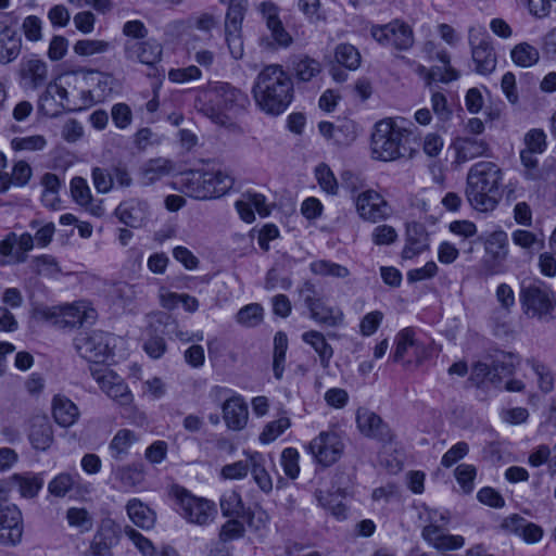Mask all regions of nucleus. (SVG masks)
<instances>
[{"instance_id":"nucleus-20","label":"nucleus","mask_w":556,"mask_h":556,"mask_svg":"<svg viewBox=\"0 0 556 556\" xmlns=\"http://www.w3.org/2000/svg\"><path fill=\"white\" fill-rule=\"evenodd\" d=\"M23 533L21 509L15 504L0 505V544L16 546L22 542Z\"/></svg>"},{"instance_id":"nucleus-3","label":"nucleus","mask_w":556,"mask_h":556,"mask_svg":"<svg viewBox=\"0 0 556 556\" xmlns=\"http://www.w3.org/2000/svg\"><path fill=\"white\" fill-rule=\"evenodd\" d=\"M504 173L492 161H479L468 170L465 194L479 212H492L498 204Z\"/></svg>"},{"instance_id":"nucleus-34","label":"nucleus","mask_w":556,"mask_h":556,"mask_svg":"<svg viewBox=\"0 0 556 556\" xmlns=\"http://www.w3.org/2000/svg\"><path fill=\"white\" fill-rule=\"evenodd\" d=\"M429 248V238L424 227L419 224H413L407 227L406 243L402 250V257L412 260Z\"/></svg>"},{"instance_id":"nucleus-23","label":"nucleus","mask_w":556,"mask_h":556,"mask_svg":"<svg viewBox=\"0 0 556 556\" xmlns=\"http://www.w3.org/2000/svg\"><path fill=\"white\" fill-rule=\"evenodd\" d=\"M308 291H311V294L305 295L304 302L309 309L311 318L328 327L341 326L344 320V314L341 308L330 306L320 298L315 296L313 287H309Z\"/></svg>"},{"instance_id":"nucleus-8","label":"nucleus","mask_w":556,"mask_h":556,"mask_svg":"<svg viewBox=\"0 0 556 556\" xmlns=\"http://www.w3.org/2000/svg\"><path fill=\"white\" fill-rule=\"evenodd\" d=\"M521 309L529 318L551 321L556 318V293L546 287L530 285L519 293Z\"/></svg>"},{"instance_id":"nucleus-41","label":"nucleus","mask_w":556,"mask_h":556,"mask_svg":"<svg viewBox=\"0 0 556 556\" xmlns=\"http://www.w3.org/2000/svg\"><path fill=\"white\" fill-rule=\"evenodd\" d=\"M511 62L521 68H529L540 62L541 54L538 47L522 41L513 47L510 50Z\"/></svg>"},{"instance_id":"nucleus-58","label":"nucleus","mask_w":556,"mask_h":556,"mask_svg":"<svg viewBox=\"0 0 556 556\" xmlns=\"http://www.w3.org/2000/svg\"><path fill=\"white\" fill-rule=\"evenodd\" d=\"M315 177L319 187L328 194H337L339 190L338 180L330 167L321 163L315 168Z\"/></svg>"},{"instance_id":"nucleus-25","label":"nucleus","mask_w":556,"mask_h":556,"mask_svg":"<svg viewBox=\"0 0 556 556\" xmlns=\"http://www.w3.org/2000/svg\"><path fill=\"white\" fill-rule=\"evenodd\" d=\"M356 424L359 431L366 437L388 443L392 442L393 433L389 426L374 412L358 408Z\"/></svg>"},{"instance_id":"nucleus-32","label":"nucleus","mask_w":556,"mask_h":556,"mask_svg":"<svg viewBox=\"0 0 556 556\" xmlns=\"http://www.w3.org/2000/svg\"><path fill=\"white\" fill-rule=\"evenodd\" d=\"M71 194L73 200L80 206L85 207L94 216H101L104 213L101 201L92 198L91 190L87 180L83 177H74L71 180Z\"/></svg>"},{"instance_id":"nucleus-5","label":"nucleus","mask_w":556,"mask_h":556,"mask_svg":"<svg viewBox=\"0 0 556 556\" xmlns=\"http://www.w3.org/2000/svg\"><path fill=\"white\" fill-rule=\"evenodd\" d=\"M35 314L38 319L60 329L92 324L98 317L96 308L87 301L45 306L37 308Z\"/></svg>"},{"instance_id":"nucleus-37","label":"nucleus","mask_w":556,"mask_h":556,"mask_svg":"<svg viewBox=\"0 0 556 556\" xmlns=\"http://www.w3.org/2000/svg\"><path fill=\"white\" fill-rule=\"evenodd\" d=\"M180 190L188 197L198 200H207V190H205V172L190 170L180 175L178 182Z\"/></svg>"},{"instance_id":"nucleus-63","label":"nucleus","mask_w":556,"mask_h":556,"mask_svg":"<svg viewBox=\"0 0 556 556\" xmlns=\"http://www.w3.org/2000/svg\"><path fill=\"white\" fill-rule=\"evenodd\" d=\"M111 298L119 305L126 306L136 299L137 291L135 286L127 282H118L114 285L110 291Z\"/></svg>"},{"instance_id":"nucleus-57","label":"nucleus","mask_w":556,"mask_h":556,"mask_svg":"<svg viewBox=\"0 0 556 556\" xmlns=\"http://www.w3.org/2000/svg\"><path fill=\"white\" fill-rule=\"evenodd\" d=\"M336 61L349 70H356L361 64L358 50L350 43H341L336 48Z\"/></svg>"},{"instance_id":"nucleus-62","label":"nucleus","mask_w":556,"mask_h":556,"mask_svg":"<svg viewBox=\"0 0 556 556\" xmlns=\"http://www.w3.org/2000/svg\"><path fill=\"white\" fill-rule=\"evenodd\" d=\"M455 478L465 493H470L475 488L477 469L470 464H460L455 469Z\"/></svg>"},{"instance_id":"nucleus-39","label":"nucleus","mask_w":556,"mask_h":556,"mask_svg":"<svg viewBox=\"0 0 556 556\" xmlns=\"http://www.w3.org/2000/svg\"><path fill=\"white\" fill-rule=\"evenodd\" d=\"M139 441V435L129 429H119L109 443V453L115 460L128 456L131 446Z\"/></svg>"},{"instance_id":"nucleus-19","label":"nucleus","mask_w":556,"mask_h":556,"mask_svg":"<svg viewBox=\"0 0 556 556\" xmlns=\"http://www.w3.org/2000/svg\"><path fill=\"white\" fill-rule=\"evenodd\" d=\"M64 80H66L65 73L50 81L39 97V110L45 115L53 117L67 110L70 99Z\"/></svg>"},{"instance_id":"nucleus-26","label":"nucleus","mask_w":556,"mask_h":556,"mask_svg":"<svg viewBox=\"0 0 556 556\" xmlns=\"http://www.w3.org/2000/svg\"><path fill=\"white\" fill-rule=\"evenodd\" d=\"M455 152V162L463 164L473 159L489 156L490 146L481 138L463 136L457 137L452 142Z\"/></svg>"},{"instance_id":"nucleus-47","label":"nucleus","mask_w":556,"mask_h":556,"mask_svg":"<svg viewBox=\"0 0 556 556\" xmlns=\"http://www.w3.org/2000/svg\"><path fill=\"white\" fill-rule=\"evenodd\" d=\"M66 521L79 533H87L93 528V517L85 507H70L66 510Z\"/></svg>"},{"instance_id":"nucleus-24","label":"nucleus","mask_w":556,"mask_h":556,"mask_svg":"<svg viewBox=\"0 0 556 556\" xmlns=\"http://www.w3.org/2000/svg\"><path fill=\"white\" fill-rule=\"evenodd\" d=\"M146 466L142 463H129L112 467V478L123 492L139 490L146 481Z\"/></svg>"},{"instance_id":"nucleus-46","label":"nucleus","mask_w":556,"mask_h":556,"mask_svg":"<svg viewBox=\"0 0 556 556\" xmlns=\"http://www.w3.org/2000/svg\"><path fill=\"white\" fill-rule=\"evenodd\" d=\"M265 457L263 454L254 452L250 454V468L251 475L258 485V488L265 492L269 493L273 490V480L265 468Z\"/></svg>"},{"instance_id":"nucleus-49","label":"nucleus","mask_w":556,"mask_h":556,"mask_svg":"<svg viewBox=\"0 0 556 556\" xmlns=\"http://www.w3.org/2000/svg\"><path fill=\"white\" fill-rule=\"evenodd\" d=\"M219 506L224 517H240L244 511L242 497L236 490L225 491L219 498Z\"/></svg>"},{"instance_id":"nucleus-11","label":"nucleus","mask_w":556,"mask_h":556,"mask_svg":"<svg viewBox=\"0 0 556 556\" xmlns=\"http://www.w3.org/2000/svg\"><path fill=\"white\" fill-rule=\"evenodd\" d=\"M112 337L100 330L81 331L74 339V346L80 357L101 364L111 354Z\"/></svg>"},{"instance_id":"nucleus-9","label":"nucleus","mask_w":556,"mask_h":556,"mask_svg":"<svg viewBox=\"0 0 556 556\" xmlns=\"http://www.w3.org/2000/svg\"><path fill=\"white\" fill-rule=\"evenodd\" d=\"M210 397L215 402L223 401V419L228 429L242 430L249 420V409L243 396L232 390L215 386L210 390Z\"/></svg>"},{"instance_id":"nucleus-43","label":"nucleus","mask_w":556,"mask_h":556,"mask_svg":"<svg viewBox=\"0 0 556 556\" xmlns=\"http://www.w3.org/2000/svg\"><path fill=\"white\" fill-rule=\"evenodd\" d=\"M518 364L517 355L506 352L496 353L492 359L493 377L491 381L493 383L501 382L503 378L511 376Z\"/></svg>"},{"instance_id":"nucleus-1","label":"nucleus","mask_w":556,"mask_h":556,"mask_svg":"<svg viewBox=\"0 0 556 556\" xmlns=\"http://www.w3.org/2000/svg\"><path fill=\"white\" fill-rule=\"evenodd\" d=\"M417 139V127L402 117H388L375 124L371 153L375 160L392 162L410 155Z\"/></svg>"},{"instance_id":"nucleus-7","label":"nucleus","mask_w":556,"mask_h":556,"mask_svg":"<svg viewBox=\"0 0 556 556\" xmlns=\"http://www.w3.org/2000/svg\"><path fill=\"white\" fill-rule=\"evenodd\" d=\"M451 521L446 510L432 509L428 513L427 523L421 530L422 539L437 551H457L465 545V538L450 534L447 526Z\"/></svg>"},{"instance_id":"nucleus-29","label":"nucleus","mask_w":556,"mask_h":556,"mask_svg":"<svg viewBox=\"0 0 556 556\" xmlns=\"http://www.w3.org/2000/svg\"><path fill=\"white\" fill-rule=\"evenodd\" d=\"M502 526L506 531L518 535L528 544L540 542L544 535V530L539 525L518 515L507 517Z\"/></svg>"},{"instance_id":"nucleus-12","label":"nucleus","mask_w":556,"mask_h":556,"mask_svg":"<svg viewBox=\"0 0 556 556\" xmlns=\"http://www.w3.org/2000/svg\"><path fill=\"white\" fill-rule=\"evenodd\" d=\"M228 4L225 22L226 42L233 59L243 56V41L241 38V26L247 10V0H223Z\"/></svg>"},{"instance_id":"nucleus-60","label":"nucleus","mask_w":556,"mask_h":556,"mask_svg":"<svg viewBox=\"0 0 556 556\" xmlns=\"http://www.w3.org/2000/svg\"><path fill=\"white\" fill-rule=\"evenodd\" d=\"M526 151L542 154L547 148L546 135L543 129L532 128L523 137Z\"/></svg>"},{"instance_id":"nucleus-36","label":"nucleus","mask_w":556,"mask_h":556,"mask_svg":"<svg viewBox=\"0 0 556 556\" xmlns=\"http://www.w3.org/2000/svg\"><path fill=\"white\" fill-rule=\"evenodd\" d=\"M52 416L59 426L67 428L78 420L79 409L68 397L58 394L52 400Z\"/></svg>"},{"instance_id":"nucleus-51","label":"nucleus","mask_w":556,"mask_h":556,"mask_svg":"<svg viewBox=\"0 0 556 556\" xmlns=\"http://www.w3.org/2000/svg\"><path fill=\"white\" fill-rule=\"evenodd\" d=\"M119 531V526L113 519L104 518L101 520L92 539L113 547L118 542Z\"/></svg>"},{"instance_id":"nucleus-13","label":"nucleus","mask_w":556,"mask_h":556,"mask_svg":"<svg viewBox=\"0 0 556 556\" xmlns=\"http://www.w3.org/2000/svg\"><path fill=\"white\" fill-rule=\"evenodd\" d=\"M343 450L342 439L334 431H321L305 445V451L314 460L325 467L334 464L341 457Z\"/></svg>"},{"instance_id":"nucleus-28","label":"nucleus","mask_w":556,"mask_h":556,"mask_svg":"<svg viewBox=\"0 0 556 556\" xmlns=\"http://www.w3.org/2000/svg\"><path fill=\"white\" fill-rule=\"evenodd\" d=\"M125 55L131 61L154 65L161 60L162 47L154 40L127 41L125 45Z\"/></svg>"},{"instance_id":"nucleus-17","label":"nucleus","mask_w":556,"mask_h":556,"mask_svg":"<svg viewBox=\"0 0 556 556\" xmlns=\"http://www.w3.org/2000/svg\"><path fill=\"white\" fill-rule=\"evenodd\" d=\"M100 389L121 406H129L134 396L124 380L105 367H90Z\"/></svg>"},{"instance_id":"nucleus-44","label":"nucleus","mask_w":556,"mask_h":556,"mask_svg":"<svg viewBox=\"0 0 556 556\" xmlns=\"http://www.w3.org/2000/svg\"><path fill=\"white\" fill-rule=\"evenodd\" d=\"M233 179L222 170L205 172V190L207 199L219 198L232 188Z\"/></svg>"},{"instance_id":"nucleus-61","label":"nucleus","mask_w":556,"mask_h":556,"mask_svg":"<svg viewBox=\"0 0 556 556\" xmlns=\"http://www.w3.org/2000/svg\"><path fill=\"white\" fill-rule=\"evenodd\" d=\"M300 454L294 447H286L280 457V463L285 475L290 479L298 478L300 473Z\"/></svg>"},{"instance_id":"nucleus-22","label":"nucleus","mask_w":556,"mask_h":556,"mask_svg":"<svg viewBox=\"0 0 556 556\" xmlns=\"http://www.w3.org/2000/svg\"><path fill=\"white\" fill-rule=\"evenodd\" d=\"M70 103L67 111H81L92 106V96L87 87L85 70L65 73Z\"/></svg>"},{"instance_id":"nucleus-40","label":"nucleus","mask_w":556,"mask_h":556,"mask_svg":"<svg viewBox=\"0 0 556 556\" xmlns=\"http://www.w3.org/2000/svg\"><path fill=\"white\" fill-rule=\"evenodd\" d=\"M129 519L139 528L151 529L155 523V513L141 500L130 498L126 504Z\"/></svg>"},{"instance_id":"nucleus-52","label":"nucleus","mask_w":556,"mask_h":556,"mask_svg":"<svg viewBox=\"0 0 556 556\" xmlns=\"http://www.w3.org/2000/svg\"><path fill=\"white\" fill-rule=\"evenodd\" d=\"M309 269L313 274L325 277L346 278L350 276L348 267L327 260H317L312 262Z\"/></svg>"},{"instance_id":"nucleus-56","label":"nucleus","mask_w":556,"mask_h":556,"mask_svg":"<svg viewBox=\"0 0 556 556\" xmlns=\"http://www.w3.org/2000/svg\"><path fill=\"white\" fill-rule=\"evenodd\" d=\"M291 426L289 417H280L277 420L265 425L263 431L258 435V440L263 444H269L279 438Z\"/></svg>"},{"instance_id":"nucleus-2","label":"nucleus","mask_w":556,"mask_h":556,"mask_svg":"<svg viewBox=\"0 0 556 556\" xmlns=\"http://www.w3.org/2000/svg\"><path fill=\"white\" fill-rule=\"evenodd\" d=\"M256 105L266 114L283 113L293 100V81L281 65H266L252 87Z\"/></svg>"},{"instance_id":"nucleus-54","label":"nucleus","mask_w":556,"mask_h":556,"mask_svg":"<svg viewBox=\"0 0 556 556\" xmlns=\"http://www.w3.org/2000/svg\"><path fill=\"white\" fill-rule=\"evenodd\" d=\"M10 144L15 152H37L42 151L47 147V139L42 135L14 137Z\"/></svg>"},{"instance_id":"nucleus-31","label":"nucleus","mask_w":556,"mask_h":556,"mask_svg":"<svg viewBox=\"0 0 556 556\" xmlns=\"http://www.w3.org/2000/svg\"><path fill=\"white\" fill-rule=\"evenodd\" d=\"M34 448L47 451L53 443V429L49 418L45 415H37L30 419L28 434Z\"/></svg>"},{"instance_id":"nucleus-15","label":"nucleus","mask_w":556,"mask_h":556,"mask_svg":"<svg viewBox=\"0 0 556 556\" xmlns=\"http://www.w3.org/2000/svg\"><path fill=\"white\" fill-rule=\"evenodd\" d=\"M485 256L483 268L488 276L502 274L506 270L505 262L508 256V236L504 230L489 235L484 242Z\"/></svg>"},{"instance_id":"nucleus-59","label":"nucleus","mask_w":556,"mask_h":556,"mask_svg":"<svg viewBox=\"0 0 556 556\" xmlns=\"http://www.w3.org/2000/svg\"><path fill=\"white\" fill-rule=\"evenodd\" d=\"M320 70L319 62L308 56H303L293 64L294 74L302 81H309Z\"/></svg>"},{"instance_id":"nucleus-33","label":"nucleus","mask_w":556,"mask_h":556,"mask_svg":"<svg viewBox=\"0 0 556 556\" xmlns=\"http://www.w3.org/2000/svg\"><path fill=\"white\" fill-rule=\"evenodd\" d=\"M33 176L31 166L24 160L15 161L11 172H0V193L7 192L12 186L25 187Z\"/></svg>"},{"instance_id":"nucleus-50","label":"nucleus","mask_w":556,"mask_h":556,"mask_svg":"<svg viewBox=\"0 0 556 556\" xmlns=\"http://www.w3.org/2000/svg\"><path fill=\"white\" fill-rule=\"evenodd\" d=\"M78 475L61 472L48 483V492L55 497H65L75 486Z\"/></svg>"},{"instance_id":"nucleus-53","label":"nucleus","mask_w":556,"mask_h":556,"mask_svg":"<svg viewBox=\"0 0 556 556\" xmlns=\"http://www.w3.org/2000/svg\"><path fill=\"white\" fill-rule=\"evenodd\" d=\"M111 42L99 39H81L75 42L73 50L77 55L91 56L102 54L111 49Z\"/></svg>"},{"instance_id":"nucleus-16","label":"nucleus","mask_w":556,"mask_h":556,"mask_svg":"<svg viewBox=\"0 0 556 556\" xmlns=\"http://www.w3.org/2000/svg\"><path fill=\"white\" fill-rule=\"evenodd\" d=\"M354 204L358 216L369 223L386 220L392 213L388 201L374 189L359 192L354 198Z\"/></svg>"},{"instance_id":"nucleus-10","label":"nucleus","mask_w":556,"mask_h":556,"mask_svg":"<svg viewBox=\"0 0 556 556\" xmlns=\"http://www.w3.org/2000/svg\"><path fill=\"white\" fill-rule=\"evenodd\" d=\"M371 38L383 48H392L396 51H408L415 43L413 27L400 18L369 27Z\"/></svg>"},{"instance_id":"nucleus-4","label":"nucleus","mask_w":556,"mask_h":556,"mask_svg":"<svg viewBox=\"0 0 556 556\" xmlns=\"http://www.w3.org/2000/svg\"><path fill=\"white\" fill-rule=\"evenodd\" d=\"M247 102V94L240 89L225 81H215L198 89L194 106L213 123L225 126L230 122V113Z\"/></svg>"},{"instance_id":"nucleus-6","label":"nucleus","mask_w":556,"mask_h":556,"mask_svg":"<svg viewBox=\"0 0 556 556\" xmlns=\"http://www.w3.org/2000/svg\"><path fill=\"white\" fill-rule=\"evenodd\" d=\"M172 495L175 500L178 514L188 523L206 527L215 520L217 507L213 501L197 496L179 485L172 488Z\"/></svg>"},{"instance_id":"nucleus-30","label":"nucleus","mask_w":556,"mask_h":556,"mask_svg":"<svg viewBox=\"0 0 556 556\" xmlns=\"http://www.w3.org/2000/svg\"><path fill=\"white\" fill-rule=\"evenodd\" d=\"M85 76L87 87L92 96V105L111 94L115 88V78L111 74L85 70Z\"/></svg>"},{"instance_id":"nucleus-14","label":"nucleus","mask_w":556,"mask_h":556,"mask_svg":"<svg viewBox=\"0 0 556 556\" xmlns=\"http://www.w3.org/2000/svg\"><path fill=\"white\" fill-rule=\"evenodd\" d=\"M468 40L477 73L482 75L492 73L496 67V55L491 39L485 36L484 29L482 27H470Z\"/></svg>"},{"instance_id":"nucleus-55","label":"nucleus","mask_w":556,"mask_h":556,"mask_svg":"<svg viewBox=\"0 0 556 556\" xmlns=\"http://www.w3.org/2000/svg\"><path fill=\"white\" fill-rule=\"evenodd\" d=\"M264 311L263 307L257 303H251L242 308L236 315V320L243 327H256L263 321Z\"/></svg>"},{"instance_id":"nucleus-45","label":"nucleus","mask_w":556,"mask_h":556,"mask_svg":"<svg viewBox=\"0 0 556 556\" xmlns=\"http://www.w3.org/2000/svg\"><path fill=\"white\" fill-rule=\"evenodd\" d=\"M302 340L318 354L323 367H328L333 356V349L327 342L325 336L320 331L309 330L302 334Z\"/></svg>"},{"instance_id":"nucleus-48","label":"nucleus","mask_w":556,"mask_h":556,"mask_svg":"<svg viewBox=\"0 0 556 556\" xmlns=\"http://www.w3.org/2000/svg\"><path fill=\"white\" fill-rule=\"evenodd\" d=\"M511 241L515 245L528 252L540 251L544 248V236L526 229L514 230Z\"/></svg>"},{"instance_id":"nucleus-64","label":"nucleus","mask_w":556,"mask_h":556,"mask_svg":"<svg viewBox=\"0 0 556 556\" xmlns=\"http://www.w3.org/2000/svg\"><path fill=\"white\" fill-rule=\"evenodd\" d=\"M245 533V527L243 522L238 520V517H231L226 521L219 531V539L223 542H229L243 538Z\"/></svg>"},{"instance_id":"nucleus-38","label":"nucleus","mask_w":556,"mask_h":556,"mask_svg":"<svg viewBox=\"0 0 556 556\" xmlns=\"http://www.w3.org/2000/svg\"><path fill=\"white\" fill-rule=\"evenodd\" d=\"M174 169V164L165 157H156L147 161L140 168L142 184L152 185L168 176Z\"/></svg>"},{"instance_id":"nucleus-35","label":"nucleus","mask_w":556,"mask_h":556,"mask_svg":"<svg viewBox=\"0 0 556 556\" xmlns=\"http://www.w3.org/2000/svg\"><path fill=\"white\" fill-rule=\"evenodd\" d=\"M21 37L17 31L0 23V63L8 64L14 61L21 52Z\"/></svg>"},{"instance_id":"nucleus-27","label":"nucleus","mask_w":556,"mask_h":556,"mask_svg":"<svg viewBox=\"0 0 556 556\" xmlns=\"http://www.w3.org/2000/svg\"><path fill=\"white\" fill-rule=\"evenodd\" d=\"M119 222L131 228L143 226L150 218V206L147 201L130 199L122 202L116 211Z\"/></svg>"},{"instance_id":"nucleus-42","label":"nucleus","mask_w":556,"mask_h":556,"mask_svg":"<svg viewBox=\"0 0 556 556\" xmlns=\"http://www.w3.org/2000/svg\"><path fill=\"white\" fill-rule=\"evenodd\" d=\"M15 488L24 498H34L43 486V478L40 473L23 472L13 473Z\"/></svg>"},{"instance_id":"nucleus-18","label":"nucleus","mask_w":556,"mask_h":556,"mask_svg":"<svg viewBox=\"0 0 556 556\" xmlns=\"http://www.w3.org/2000/svg\"><path fill=\"white\" fill-rule=\"evenodd\" d=\"M409 351L415 357V362L420 364L431 356L432 348L416 338V331L412 327L402 329L395 337V349L392 354L394 362H401L408 355Z\"/></svg>"},{"instance_id":"nucleus-21","label":"nucleus","mask_w":556,"mask_h":556,"mask_svg":"<svg viewBox=\"0 0 556 556\" xmlns=\"http://www.w3.org/2000/svg\"><path fill=\"white\" fill-rule=\"evenodd\" d=\"M17 76L22 88L36 90L46 85L49 67L47 62L37 55L24 56L18 64Z\"/></svg>"}]
</instances>
